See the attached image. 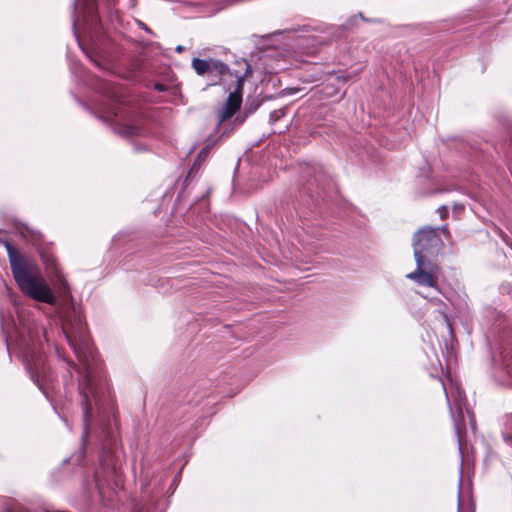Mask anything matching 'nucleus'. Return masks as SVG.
Instances as JSON below:
<instances>
[{
	"label": "nucleus",
	"instance_id": "obj_1",
	"mask_svg": "<svg viewBox=\"0 0 512 512\" xmlns=\"http://www.w3.org/2000/svg\"><path fill=\"white\" fill-rule=\"evenodd\" d=\"M62 331L83 365V375L78 383L80 405L83 411L84 433L94 421L109 422L114 417V402L106 379L93 370L94 353L86 324L75 309L64 319Z\"/></svg>",
	"mask_w": 512,
	"mask_h": 512
},
{
	"label": "nucleus",
	"instance_id": "obj_2",
	"mask_svg": "<svg viewBox=\"0 0 512 512\" xmlns=\"http://www.w3.org/2000/svg\"><path fill=\"white\" fill-rule=\"evenodd\" d=\"M443 246L437 228L424 226L417 230L412 237L416 268L406 277L419 286L430 287L440 293L438 285L440 267L435 259L443 250Z\"/></svg>",
	"mask_w": 512,
	"mask_h": 512
},
{
	"label": "nucleus",
	"instance_id": "obj_3",
	"mask_svg": "<svg viewBox=\"0 0 512 512\" xmlns=\"http://www.w3.org/2000/svg\"><path fill=\"white\" fill-rule=\"evenodd\" d=\"M0 243L7 251L12 275L19 289L33 300L54 304L56 298L37 265L18 252L9 241L0 238Z\"/></svg>",
	"mask_w": 512,
	"mask_h": 512
},
{
	"label": "nucleus",
	"instance_id": "obj_4",
	"mask_svg": "<svg viewBox=\"0 0 512 512\" xmlns=\"http://www.w3.org/2000/svg\"><path fill=\"white\" fill-rule=\"evenodd\" d=\"M23 333L27 334V339L23 337L19 344L23 363L31 379L46 394L43 381L47 377L48 368L41 350L42 337L46 338V332L34 324L33 327H23Z\"/></svg>",
	"mask_w": 512,
	"mask_h": 512
},
{
	"label": "nucleus",
	"instance_id": "obj_5",
	"mask_svg": "<svg viewBox=\"0 0 512 512\" xmlns=\"http://www.w3.org/2000/svg\"><path fill=\"white\" fill-rule=\"evenodd\" d=\"M252 73L251 65L245 59L236 60L233 71L230 72L231 82L228 84L230 91L225 104L219 111V123L232 117L240 108L245 79Z\"/></svg>",
	"mask_w": 512,
	"mask_h": 512
},
{
	"label": "nucleus",
	"instance_id": "obj_6",
	"mask_svg": "<svg viewBox=\"0 0 512 512\" xmlns=\"http://www.w3.org/2000/svg\"><path fill=\"white\" fill-rule=\"evenodd\" d=\"M443 389L450 409L451 417L454 423L455 432L460 438V434L465 430V417L463 409L465 408L472 425H474L473 414L466 408V396L462 389L457 385H451L449 389L443 384Z\"/></svg>",
	"mask_w": 512,
	"mask_h": 512
},
{
	"label": "nucleus",
	"instance_id": "obj_7",
	"mask_svg": "<svg viewBox=\"0 0 512 512\" xmlns=\"http://www.w3.org/2000/svg\"><path fill=\"white\" fill-rule=\"evenodd\" d=\"M191 65L199 76H206L210 80V85L218 84L222 77L227 81L230 78V72L233 71V68L214 58H194Z\"/></svg>",
	"mask_w": 512,
	"mask_h": 512
},
{
	"label": "nucleus",
	"instance_id": "obj_8",
	"mask_svg": "<svg viewBox=\"0 0 512 512\" xmlns=\"http://www.w3.org/2000/svg\"><path fill=\"white\" fill-rule=\"evenodd\" d=\"M494 376L504 386L512 387V348H504L493 358Z\"/></svg>",
	"mask_w": 512,
	"mask_h": 512
},
{
	"label": "nucleus",
	"instance_id": "obj_9",
	"mask_svg": "<svg viewBox=\"0 0 512 512\" xmlns=\"http://www.w3.org/2000/svg\"><path fill=\"white\" fill-rule=\"evenodd\" d=\"M114 130L124 138L142 136L145 133V129L140 118H131L117 123Z\"/></svg>",
	"mask_w": 512,
	"mask_h": 512
},
{
	"label": "nucleus",
	"instance_id": "obj_10",
	"mask_svg": "<svg viewBox=\"0 0 512 512\" xmlns=\"http://www.w3.org/2000/svg\"><path fill=\"white\" fill-rule=\"evenodd\" d=\"M80 0L73 1V13L75 14L77 11L78 3ZM83 5L85 6L86 12L89 17H91L92 21L96 18L94 15V0H83Z\"/></svg>",
	"mask_w": 512,
	"mask_h": 512
},
{
	"label": "nucleus",
	"instance_id": "obj_11",
	"mask_svg": "<svg viewBox=\"0 0 512 512\" xmlns=\"http://www.w3.org/2000/svg\"><path fill=\"white\" fill-rule=\"evenodd\" d=\"M283 116H284V110L283 109L274 110V111H272L270 113V121L271 122H276V121H278Z\"/></svg>",
	"mask_w": 512,
	"mask_h": 512
},
{
	"label": "nucleus",
	"instance_id": "obj_12",
	"mask_svg": "<svg viewBox=\"0 0 512 512\" xmlns=\"http://www.w3.org/2000/svg\"><path fill=\"white\" fill-rule=\"evenodd\" d=\"M440 218L445 219L448 217V207L446 205H442L437 209Z\"/></svg>",
	"mask_w": 512,
	"mask_h": 512
},
{
	"label": "nucleus",
	"instance_id": "obj_13",
	"mask_svg": "<svg viewBox=\"0 0 512 512\" xmlns=\"http://www.w3.org/2000/svg\"><path fill=\"white\" fill-rule=\"evenodd\" d=\"M503 439L506 443L512 444V431L507 430L505 428V431L502 433Z\"/></svg>",
	"mask_w": 512,
	"mask_h": 512
},
{
	"label": "nucleus",
	"instance_id": "obj_14",
	"mask_svg": "<svg viewBox=\"0 0 512 512\" xmlns=\"http://www.w3.org/2000/svg\"><path fill=\"white\" fill-rule=\"evenodd\" d=\"M208 154H209V149H208V147L203 148V149L199 152V154H198V156H197L196 163H197V162H199V161H200V160H202V159H205V158L208 156Z\"/></svg>",
	"mask_w": 512,
	"mask_h": 512
},
{
	"label": "nucleus",
	"instance_id": "obj_15",
	"mask_svg": "<svg viewBox=\"0 0 512 512\" xmlns=\"http://www.w3.org/2000/svg\"><path fill=\"white\" fill-rule=\"evenodd\" d=\"M155 89L159 92H164L167 90V86L165 84H162V83H156L154 85Z\"/></svg>",
	"mask_w": 512,
	"mask_h": 512
},
{
	"label": "nucleus",
	"instance_id": "obj_16",
	"mask_svg": "<svg viewBox=\"0 0 512 512\" xmlns=\"http://www.w3.org/2000/svg\"><path fill=\"white\" fill-rule=\"evenodd\" d=\"M506 429L512 431V414L506 419Z\"/></svg>",
	"mask_w": 512,
	"mask_h": 512
},
{
	"label": "nucleus",
	"instance_id": "obj_17",
	"mask_svg": "<svg viewBox=\"0 0 512 512\" xmlns=\"http://www.w3.org/2000/svg\"><path fill=\"white\" fill-rule=\"evenodd\" d=\"M440 231L446 236V237H450V231L448 229V226L447 225H443L442 227L439 228Z\"/></svg>",
	"mask_w": 512,
	"mask_h": 512
},
{
	"label": "nucleus",
	"instance_id": "obj_18",
	"mask_svg": "<svg viewBox=\"0 0 512 512\" xmlns=\"http://www.w3.org/2000/svg\"><path fill=\"white\" fill-rule=\"evenodd\" d=\"M499 235L501 236V238L503 239V241L507 244V245H510L509 241H508V236L503 232V231H499Z\"/></svg>",
	"mask_w": 512,
	"mask_h": 512
},
{
	"label": "nucleus",
	"instance_id": "obj_19",
	"mask_svg": "<svg viewBox=\"0 0 512 512\" xmlns=\"http://www.w3.org/2000/svg\"><path fill=\"white\" fill-rule=\"evenodd\" d=\"M258 108V104L252 105L248 108V113H254Z\"/></svg>",
	"mask_w": 512,
	"mask_h": 512
},
{
	"label": "nucleus",
	"instance_id": "obj_20",
	"mask_svg": "<svg viewBox=\"0 0 512 512\" xmlns=\"http://www.w3.org/2000/svg\"><path fill=\"white\" fill-rule=\"evenodd\" d=\"M175 50L177 53H182L185 50V47L182 45H178Z\"/></svg>",
	"mask_w": 512,
	"mask_h": 512
},
{
	"label": "nucleus",
	"instance_id": "obj_21",
	"mask_svg": "<svg viewBox=\"0 0 512 512\" xmlns=\"http://www.w3.org/2000/svg\"><path fill=\"white\" fill-rule=\"evenodd\" d=\"M141 27H142L143 30H145V31H147L149 33L151 32L150 29L145 24L141 23Z\"/></svg>",
	"mask_w": 512,
	"mask_h": 512
},
{
	"label": "nucleus",
	"instance_id": "obj_22",
	"mask_svg": "<svg viewBox=\"0 0 512 512\" xmlns=\"http://www.w3.org/2000/svg\"><path fill=\"white\" fill-rule=\"evenodd\" d=\"M76 24H77V19L74 17L73 18V29L74 30L76 29Z\"/></svg>",
	"mask_w": 512,
	"mask_h": 512
},
{
	"label": "nucleus",
	"instance_id": "obj_23",
	"mask_svg": "<svg viewBox=\"0 0 512 512\" xmlns=\"http://www.w3.org/2000/svg\"><path fill=\"white\" fill-rule=\"evenodd\" d=\"M26 231H27L28 233L33 234V233H32V231H30V230H29V228H26Z\"/></svg>",
	"mask_w": 512,
	"mask_h": 512
},
{
	"label": "nucleus",
	"instance_id": "obj_24",
	"mask_svg": "<svg viewBox=\"0 0 512 512\" xmlns=\"http://www.w3.org/2000/svg\"><path fill=\"white\" fill-rule=\"evenodd\" d=\"M462 450V447H461V443L459 442V451L461 452Z\"/></svg>",
	"mask_w": 512,
	"mask_h": 512
},
{
	"label": "nucleus",
	"instance_id": "obj_25",
	"mask_svg": "<svg viewBox=\"0 0 512 512\" xmlns=\"http://www.w3.org/2000/svg\"><path fill=\"white\" fill-rule=\"evenodd\" d=\"M196 164H197V163L195 162V164H194V165H196ZM194 169H195V166H192V167H191V170H194Z\"/></svg>",
	"mask_w": 512,
	"mask_h": 512
},
{
	"label": "nucleus",
	"instance_id": "obj_26",
	"mask_svg": "<svg viewBox=\"0 0 512 512\" xmlns=\"http://www.w3.org/2000/svg\"><path fill=\"white\" fill-rule=\"evenodd\" d=\"M196 164H197V163L195 162V164H194V165H196ZM194 169H195V166H192V167H191V170H194Z\"/></svg>",
	"mask_w": 512,
	"mask_h": 512
}]
</instances>
